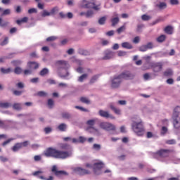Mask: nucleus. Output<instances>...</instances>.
Here are the masks:
<instances>
[{"mask_svg": "<svg viewBox=\"0 0 180 180\" xmlns=\"http://www.w3.org/2000/svg\"><path fill=\"white\" fill-rule=\"evenodd\" d=\"M44 155L45 157H52V158H58L60 160H65L68 157H71V151H63L58 150L56 148H48L44 152Z\"/></svg>", "mask_w": 180, "mask_h": 180, "instance_id": "1", "label": "nucleus"}, {"mask_svg": "<svg viewBox=\"0 0 180 180\" xmlns=\"http://www.w3.org/2000/svg\"><path fill=\"white\" fill-rule=\"evenodd\" d=\"M131 129L133 131L139 136H144L146 129L143 124V121L139 117H134L131 118Z\"/></svg>", "mask_w": 180, "mask_h": 180, "instance_id": "2", "label": "nucleus"}, {"mask_svg": "<svg viewBox=\"0 0 180 180\" xmlns=\"http://www.w3.org/2000/svg\"><path fill=\"white\" fill-rule=\"evenodd\" d=\"M174 153V150L171 149H160L153 153L154 158L160 160V158H168L169 154Z\"/></svg>", "mask_w": 180, "mask_h": 180, "instance_id": "3", "label": "nucleus"}, {"mask_svg": "<svg viewBox=\"0 0 180 180\" xmlns=\"http://www.w3.org/2000/svg\"><path fill=\"white\" fill-rule=\"evenodd\" d=\"M56 67H57L58 71H60V70H65L66 71V75H60L59 73V76L61 78H65V77H68V75H70L68 72H67V70H68V63H67V61L58 60L56 62Z\"/></svg>", "mask_w": 180, "mask_h": 180, "instance_id": "4", "label": "nucleus"}, {"mask_svg": "<svg viewBox=\"0 0 180 180\" xmlns=\"http://www.w3.org/2000/svg\"><path fill=\"white\" fill-rule=\"evenodd\" d=\"M150 68H152L153 72L155 74L161 72L164 67V63L162 62H152L150 64Z\"/></svg>", "mask_w": 180, "mask_h": 180, "instance_id": "5", "label": "nucleus"}, {"mask_svg": "<svg viewBox=\"0 0 180 180\" xmlns=\"http://www.w3.org/2000/svg\"><path fill=\"white\" fill-rule=\"evenodd\" d=\"M99 126L101 129L106 131H115L116 130V127L110 122H103L100 123Z\"/></svg>", "mask_w": 180, "mask_h": 180, "instance_id": "6", "label": "nucleus"}, {"mask_svg": "<svg viewBox=\"0 0 180 180\" xmlns=\"http://www.w3.org/2000/svg\"><path fill=\"white\" fill-rule=\"evenodd\" d=\"M105 167V164L102 162H96L93 166V171L96 175H101L102 168Z\"/></svg>", "mask_w": 180, "mask_h": 180, "instance_id": "7", "label": "nucleus"}, {"mask_svg": "<svg viewBox=\"0 0 180 180\" xmlns=\"http://www.w3.org/2000/svg\"><path fill=\"white\" fill-rule=\"evenodd\" d=\"M29 146V142L28 141H25L24 142H20V143H16L12 148L11 150L14 153H16V151H19V150H22L23 147H27Z\"/></svg>", "mask_w": 180, "mask_h": 180, "instance_id": "8", "label": "nucleus"}, {"mask_svg": "<svg viewBox=\"0 0 180 180\" xmlns=\"http://www.w3.org/2000/svg\"><path fill=\"white\" fill-rule=\"evenodd\" d=\"M120 75V77L122 79H134V77H136V75H134V73H131V72L130 71H125L122 72Z\"/></svg>", "mask_w": 180, "mask_h": 180, "instance_id": "9", "label": "nucleus"}, {"mask_svg": "<svg viewBox=\"0 0 180 180\" xmlns=\"http://www.w3.org/2000/svg\"><path fill=\"white\" fill-rule=\"evenodd\" d=\"M122 77H120V75L115 76L111 83L112 88H119L120 86V84H122Z\"/></svg>", "mask_w": 180, "mask_h": 180, "instance_id": "10", "label": "nucleus"}, {"mask_svg": "<svg viewBox=\"0 0 180 180\" xmlns=\"http://www.w3.org/2000/svg\"><path fill=\"white\" fill-rule=\"evenodd\" d=\"M98 115L99 116H101V117H104L105 119H111L112 120H115V119H116V117L113 116V115L103 110H100L98 111Z\"/></svg>", "mask_w": 180, "mask_h": 180, "instance_id": "11", "label": "nucleus"}, {"mask_svg": "<svg viewBox=\"0 0 180 180\" xmlns=\"http://www.w3.org/2000/svg\"><path fill=\"white\" fill-rule=\"evenodd\" d=\"M52 172L54 173V174L56 176H61L63 175H68V173L64 170H57V166L54 165L52 167V169H51Z\"/></svg>", "mask_w": 180, "mask_h": 180, "instance_id": "12", "label": "nucleus"}, {"mask_svg": "<svg viewBox=\"0 0 180 180\" xmlns=\"http://www.w3.org/2000/svg\"><path fill=\"white\" fill-rule=\"evenodd\" d=\"M75 172H77L79 175H89L91 172L89 170H86L85 169H82L81 167H77L75 169Z\"/></svg>", "mask_w": 180, "mask_h": 180, "instance_id": "13", "label": "nucleus"}, {"mask_svg": "<svg viewBox=\"0 0 180 180\" xmlns=\"http://www.w3.org/2000/svg\"><path fill=\"white\" fill-rule=\"evenodd\" d=\"M115 57V53L112 51L107 50L104 52V57L102 58V60H110Z\"/></svg>", "mask_w": 180, "mask_h": 180, "instance_id": "14", "label": "nucleus"}, {"mask_svg": "<svg viewBox=\"0 0 180 180\" xmlns=\"http://www.w3.org/2000/svg\"><path fill=\"white\" fill-rule=\"evenodd\" d=\"M27 67L30 70H37V68H39V63L30 61L27 63Z\"/></svg>", "mask_w": 180, "mask_h": 180, "instance_id": "15", "label": "nucleus"}, {"mask_svg": "<svg viewBox=\"0 0 180 180\" xmlns=\"http://www.w3.org/2000/svg\"><path fill=\"white\" fill-rule=\"evenodd\" d=\"M61 117L65 120H70V119H72V115L68 112H63L61 113Z\"/></svg>", "mask_w": 180, "mask_h": 180, "instance_id": "16", "label": "nucleus"}, {"mask_svg": "<svg viewBox=\"0 0 180 180\" xmlns=\"http://www.w3.org/2000/svg\"><path fill=\"white\" fill-rule=\"evenodd\" d=\"M178 117H172L174 129H179L180 127V123L179 121H178Z\"/></svg>", "mask_w": 180, "mask_h": 180, "instance_id": "17", "label": "nucleus"}, {"mask_svg": "<svg viewBox=\"0 0 180 180\" xmlns=\"http://www.w3.org/2000/svg\"><path fill=\"white\" fill-rule=\"evenodd\" d=\"M179 115H180V106L177 105L173 110L172 117H179Z\"/></svg>", "mask_w": 180, "mask_h": 180, "instance_id": "18", "label": "nucleus"}, {"mask_svg": "<svg viewBox=\"0 0 180 180\" xmlns=\"http://www.w3.org/2000/svg\"><path fill=\"white\" fill-rule=\"evenodd\" d=\"M114 16H116V17L111 19L112 26H116V25L119 23V17H117L118 16L117 13H115Z\"/></svg>", "mask_w": 180, "mask_h": 180, "instance_id": "19", "label": "nucleus"}, {"mask_svg": "<svg viewBox=\"0 0 180 180\" xmlns=\"http://www.w3.org/2000/svg\"><path fill=\"white\" fill-rule=\"evenodd\" d=\"M57 129L59 131H67V124L61 123L58 126Z\"/></svg>", "mask_w": 180, "mask_h": 180, "instance_id": "20", "label": "nucleus"}, {"mask_svg": "<svg viewBox=\"0 0 180 180\" xmlns=\"http://www.w3.org/2000/svg\"><path fill=\"white\" fill-rule=\"evenodd\" d=\"M11 106H12V104L11 103H8V102H6V103L0 102V108H1V109H8V108H11Z\"/></svg>", "mask_w": 180, "mask_h": 180, "instance_id": "21", "label": "nucleus"}, {"mask_svg": "<svg viewBox=\"0 0 180 180\" xmlns=\"http://www.w3.org/2000/svg\"><path fill=\"white\" fill-rule=\"evenodd\" d=\"M164 30L167 34H172L174 33V28L169 25L167 26Z\"/></svg>", "mask_w": 180, "mask_h": 180, "instance_id": "22", "label": "nucleus"}, {"mask_svg": "<svg viewBox=\"0 0 180 180\" xmlns=\"http://www.w3.org/2000/svg\"><path fill=\"white\" fill-rule=\"evenodd\" d=\"M173 75H174V72H172V70H171V69H167L163 72L164 77H172Z\"/></svg>", "mask_w": 180, "mask_h": 180, "instance_id": "23", "label": "nucleus"}, {"mask_svg": "<svg viewBox=\"0 0 180 180\" xmlns=\"http://www.w3.org/2000/svg\"><path fill=\"white\" fill-rule=\"evenodd\" d=\"M0 71L2 74H11V72H12V68H8L6 69L4 68H1Z\"/></svg>", "mask_w": 180, "mask_h": 180, "instance_id": "24", "label": "nucleus"}, {"mask_svg": "<svg viewBox=\"0 0 180 180\" xmlns=\"http://www.w3.org/2000/svg\"><path fill=\"white\" fill-rule=\"evenodd\" d=\"M28 20H29V18L24 17L21 20H17L16 23L17 25H22V23H27Z\"/></svg>", "mask_w": 180, "mask_h": 180, "instance_id": "25", "label": "nucleus"}, {"mask_svg": "<svg viewBox=\"0 0 180 180\" xmlns=\"http://www.w3.org/2000/svg\"><path fill=\"white\" fill-rule=\"evenodd\" d=\"M99 79V75H95L90 79L89 84H95L96 82Z\"/></svg>", "mask_w": 180, "mask_h": 180, "instance_id": "26", "label": "nucleus"}, {"mask_svg": "<svg viewBox=\"0 0 180 180\" xmlns=\"http://www.w3.org/2000/svg\"><path fill=\"white\" fill-rule=\"evenodd\" d=\"M49 71L47 69V68H43L40 72H39V75L41 77H44L45 75H47L49 74Z\"/></svg>", "mask_w": 180, "mask_h": 180, "instance_id": "27", "label": "nucleus"}, {"mask_svg": "<svg viewBox=\"0 0 180 180\" xmlns=\"http://www.w3.org/2000/svg\"><path fill=\"white\" fill-rule=\"evenodd\" d=\"M122 47H123V49H128V50L133 49V46L129 42H123L122 44Z\"/></svg>", "mask_w": 180, "mask_h": 180, "instance_id": "28", "label": "nucleus"}, {"mask_svg": "<svg viewBox=\"0 0 180 180\" xmlns=\"http://www.w3.org/2000/svg\"><path fill=\"white\" fill-rule=\"evenodd\" d=\"M80 101L82 103H85L86 105H89L91 103V101L89 100V98H86V97H81Z\"/></svg>", "mask_w": 180, "mask_h": 180, "instance_id": "29", "label": "nucleus"}, {"mask_svg": "<svg viewBox=\"0 0 180 180\" xmlns=\"http://www.w3.org/2000/svg\"><path fill=\"white\" fill-rule=\"evenodd\" d=\"M165 39H167V36L162 34L157 38V41L158 43H162L165 41Z\"/></svg>", "mask_w": 180, "mask_h": 180, "instance_id": "30", "label": "nucleus"}, {"mask_svg": "<svg viewBox=\"0 0 180 180\" xmlns=\"http://www.w3.org/2000/svg\"><path fill=\"white\" fill-rule=\"evenodd\" d=\"M13 108L15 109V110H22V104L15 103L13 105Z\"/></svg>", "mask_w": 180, "mask_h": 180, "instance_id": "31", "label": "nucleus"}, {"mask_svg": "<svg viewBox=\"0 0 180 180\" xmlns=\"http://www.w3.org/2000/svg\"><path fill=\"white\" fill-rule=\"evenodd\" d=\"M110 108L111 110H113V112L116 114V115H120V110L116 108L115 106H113L112 104L110 105Z\"/></svg>", "mask_w": 180, "mask_h": 180, "instance_id": "32", "label": "nucleus"}, {"mask_svg": "<svg viewBox=\"0 0 180 180\" xmlns=\"http://www.w3.org/2000/svg\"><path fill=\"white\" fill-rule=\"evenodd\" d=\"M88 78V74H83L78 78L79 82H84V79H86Z\"/></svg>", "mask_w": 180, "mask_h": 180, "instance_id": "33", "label": "nucleus"}, {"mask_svg": "<svg viewBox=\"0 0 180 180\" xmlns=\"http://www.w3.org/2000/svg\"><path fill=\"white\" fill-rule=\"evenodd\" d=\"M106 22V16H103L98 19V25H105Z\"/></svg>", "mask_w": 180, "mask_h": 180, "instance_id": "34", "label": "nucleus"}, {"mask_svg": "<svg viewBox=\"0 0 180 180\" xmlns=\"http://www.w3.org/2000/svg\"><path fill=\"white\" fill-rule=\"evenodd\" d=\"M167 133H168V128L167 127H162L160 131L161 136H165Z\"/></svg>", "mask_w": 180, "mask_h": 180, "instance_id": "35", "label": "nucleus"}, {"mask_svg": "<svg viewBox=\"0 0 180 180\" xmlns=\"http://www.w3.org/2000/svg\"><path fill=\"white\" fill-rule=\"evenodd\" d=\"M90 4L91 3H89L86 0H83L82 4V8H90V6H89Z\"/></svg>", "mask_w": 180, "mask_h": 180, "instance_id": "36", "label": "nucleus"}, {"mask_svg": "<svg viewBox=\"0 0 180 180\" xmlns=\"http://www.w3.org/2000/svg\"><path fill=\"white\" fill-rule=\"evenodd\" d=\"M158 8L160 9H165L167 8V3L165 2H160L159 4L157 5Z\"/></svg>", "mask_w": 180, "mask_h": 180, "instance_id": "37", "label": "nucleus"}, {"mask_svg": "<svg viewBox=\"0 0 180 180\" xmlns=\"http://www.w3.org/2000/svg\"><path fill=\"white\" fill-rule=\"evenodd\" d=\"M0 127L1 129H8V124L5 121H2L0 120Z\"/></svg>", "mask_w": 180, "mask_h": 180, "instance_id": "38", "label": "nucleus"}, {"mask_svg": "<svg viewBox=\"0 0 180 180\" xmlns=\"http://www.w3.org/2000/svg\"><path fill=\"white\" fill-rule=\"evenodd\" d=\"M57 12H58V6L53 7L50 11L51 15H56Z\"/></svg>", "mask_w": 180, "mask_h": 180, "instance_id": "39", "label": "nucleus"}, {"mask_svg": "<svg viewBox=\"0 0 180 180\" xmlns=\"http://www.w3.org/2000/svg\"><path fill=\"white\" fill-rule=\"evenodd\" d=\"M141 19L143 21L150 20V19H151V16L146 15V14H143L141 15Z\"/></svg>", "mask_w": 180, "mask_h": 180, "instance_id": "40", "label": "nucleus"}, {"mask_svg": "<svg viewBox=\"0 0 180 180\" xmlns=\"http://www.w3.org/2000/svg\"><path fill=\"white\" fill-rule=\"evenodd\" d=\"M41 16L42 18H46V16H51V13L47 11V10H44L41 13Z\"/></svg>", "mask_w": 180, "mask_h": 180, "instance_id": "41", "label": "nucleus"}, {"mask_svg": "<svg viewBox=\"0 0 180 180\" xmlns=\"http://www.w3.org/2000/svg\"><path fill=\"white\" fill-rule=\"evenodd\" d=\"M9 43V38L6 37L2 42H1L0 46H6Z\"/></svg>", "mask_w": 180, "mask_h": 180, "instance_id": "42", "label": "nucleus"}, {"mask_svg": "<svg viewBox=\"0 0 180 180\" xmlns=\"http://www.w3.org/2000/svg\"><path fill=\"white\" fill-rule=\"evenodd\" d=\"M126 30V25H122L120 28L117 30V33L120 34L122 32H124Z\"/></svg>", "mask_w": 180, "mask_h": 180, "instance_id": "43", "label": "nucleus"}, {"mask_svg": "<svg viewBox=\"0 0 180 180\" xmlns=\"http://www.w3.org/2000/svg\"><path fill=\"white\" fill-rule=\"evenodd\" d=\"M117 56L118 57H124V56H127V52L123 51H118Z\"/></svg>", "mask_w": 180, "mask_h": 180, "instance_id": "44", "label": "nucleus"}, {"mask_svg": "<svg viewBox=\"0 0 180 180\" xmlns=\"http://www.w3.org/2000/svg\"><path fill=\"white\" fill-rule=\"evenodd\" d=\"M60 148L62 150H70V145H68L67 143H62L60 145Z\"/></svg>", "mask_w": 180, "mask_h": 180, "instance_id": "45", "label": "nucleus"}, {"mask_svg": "<svg viewBox=\"0 0 180 180\" xmlns=\"http://www.w3.org/2000/svg\"><path fill=\"white\" fill-rule=\"evenodd\" d=\"M13 95H15V96H20V95H22V94H23V91H19V90H14L13 91Z\"/></svg>", "mask_w": 180, "mask_h": 180, "instance_id": "46", "label": "nucleus"}, {"mask_svg": "<svg viewBox=\"0 0 180 180\" xmlns=\"http://www.w3.org/2000/svg\"><path fill=\"white\" fill-rule=\"evenodd\" d=\"M48 106L50 109L54 106V101H53V99L50 98L48 100Z\"/></svg>", "mask_w": 180, "mask_h": 180, "instance_id": "47", "label": "nucleus"}, {"mask_svg": "<svg viewBox=\"0 0 180 180\" xmlns=\"http://www.w3.org/2000/svg\"><path fill=\"white\" fill-rule=\"evenodd\" d=\"M14 72H15V74H17V75L22 74V68H20L19 67H16L14 69Z\"/></svg>", "mask_w": 180, "mask_h": 180, "instance_id": "48", "label": "nucleus"}, {"mask_svg": "<svg viewBox=\"0 0 180 180\" xmlns=\"http://www.w3.org/2000/svg\"><path fill=\"white\" fill-rule=\"evenodd\" d=\"M96 122V120H89L86 122V124H88V126H94Z\"/></svg>", "mask_w": 180, "mask_h": 180, "instance_id": "49", "label": "nucleus"}, {"mask_svg": "<svg viewBox=\"0 0 180 180\" xmlns=\"http://www.w3.org/2000/svg\"><path fill=\"white\" fill-rule=\"evenodd\" d=\"M75 108V109H79V110H81L82 112H89V110L88 109L84 108L81 106L76 105Z\"/></svg>", "mask_w": 180, "mask_h": 180, "instance_id": "50", "label": "nucleus"}, {"mask_svg": "<svg viewBox=\"0 0 180 180\" xmlns=\"http://www.w3.org/2000/svg\"><path fill=\"white\" fill-rule=\"evenodd\" d=\"M93 15H94V11H88L86 13V18H92Z\"/></svg>", "mask_w": 180, "mask_h": 180, "instance_id": "51", "label": "nucleus"}, {"mask_svg": "<svg viewBox=\"0 0 180 180\" xmlns=\"http://www.w3.org/2000/svg\"><path fill=\"white\" fill-rule=\"evenodd\" d=\"M54 40H57V37L51 36L46 39V41H54Z\"/></svg>", "mask_w": 180, "mask_h": 180, "instance_id": "52", "label": "nucleus"}, {"mask_svg": "<svg viewBox=\"0 0 180 180\" xmlns=\"http://www.w3.org/2000/svg\"><path fill=\"white\" fill-rule=\"evenodd\" d=\"M38 96H41V97H44V96H47V93L45 91H39L37 93Z\"/></svg>", "mask_w": 180, "mask_h": 180, "instance_id": "53", "label": "nucleus"}, {"mask_svg": "<svg viewBox=\"0 0 180 180\" xmlns=\"http://www.w3.org/2000/svg\"><path fill=\"white\" fill-rule=\"evenodd\" d=\"M6 15H11V9L8 8L3 11L2 15L5 16Z\"/></svg>", "mask_w": 180, "mask_h": 180, "instance_id": "54", "label": "nucleus"}, {"mask_svg": "<svg viewBox=\"0 0 180 180\" xmlns=\"http://www.w3.org/2000/svg\"><path fill=\"white\" fill-rule=\"evenodd\" d=\"M16 86L18 88V89H23V88H25V84H23L22 82H19L16 84Z\"/></svg>", "mask_w": 180, "mask_h": 180, "instance_id": "55", "label": "nucleus"}, {"mask_svg": "<svg viewBox=\"0 0 180 180\" xmlns=\"http://www.w3.org/2000/svg\"><path fill=\"white\" fill-rule=\"evenodd\" d=\"M13 138H11V139H8L7 141H4L3 143H2V146H4V147H5V146H6V144H9V143L11 142V141H13Z\"/></svg>", "mask_w": 180, "mask_h": 180, "instance_id": "56", "label": "nucleus"}, {"mask_svg": "<svg viewBox=\"0 0 180 180\" xmlns=\"http://www.w3.org/2000/svg\"><path fill=\"white\" fill-rule=\"evenodd\" d=\"M93 148H94V150H96V151H99V150H101V145L94 143L93 146Z\"/></svg>", "mask_w": 180, "mask_h": 180, "instance_id": "57", "label": "nucleus"}, {"mask_svg": "<svg viewBox=\"0 0 180 180\" xmlns=\"http://www.w3.org/2000/svg\"><path fill=\"white\" fill-rule=\"evenodd\" d=\"M176 141H175V139L167 140L166 141V144H169V145L176 144Z\"/></svg>", "mask_w": 180, "mask_h": 180, "instance_id": "58", "label": "nucleus"}, {"mask_svg": "<svg viewBox=\"0 0 180 180\" xmlns=\"http://www.w3.org/2000/svg\"><path fill=\"white\" fill-rule=\"evenodd\" d=\"M8 22H2V18H0V26L1 27H5L6 26H8Z\"/></svg>", "mask_w": 180, "mask_h": 180, "instance_id": "59", "label": "nucleus"}, {"mask_svg": "<svg viewBox=\"0 0 180 180\" xmlns=\"http://www.w3.org/2000/svg\"><path fill=\"white\" fill-rule=\"evenodd\" d=\"M147 46L146 45H143L141 46L140 48H139V51H142V52H144V51H147Z\"/></svg>", "mask_w": 180, "mask_h": 180, "instance_id": "60", "label": "nucleus"}, {"mask_svg": "<svg viewBox=\"0 0 180 180\" xmlns=\"http://www.w3.org/2000/svg\"><path fill=\"white\" fill-rule=\"evenodd\" d=\"M30 82H32V84H37V82H39V77L31 79Z\"/></svg>", "mask_w": 180, "mask_h": 180, "instance_id": "61", "label": "nucleus"}, {"mask_svg": "<svg viewBox=\"0 0 180 180\" xmlns=\"http://www.w3.org/2000/svg\"><path fill=\"white\" fill-rule=\"evenodd\" d=\"M44 132L46 133V134H49V133H51V127H46L44 128Z\"/></svg>", "mask_w": 180, "mask_h": 180, "instance_id": "62", "label": "nucleus"}, {"mask_svg": "<svg viewBox=\"0 0 180 180\" xmlns=\"http://www.w3.org/2000/svg\"><path fill=\"white\" fill-rule=\"evenodd\" d=\"M86 141V139L84 136H79V143H85Z\"/></svg>", "mask_w": 180, "mask_h": 180, "instance_id": "63", "label": "nucleus"}, {"mask_svg": "<svg viewBox=\"0 0 180 180\" xmlns=\"http://www.w3.org/2000/svg\"><path fill=\"white\" fill-rule=\"evenodd\" d=\"M171 5H179V1L178 0H170Z\"/></svg>", "mask_w": 180, "mask_h": 180, "instance_id": "64", "label": "nucleus"}]
</instances>
